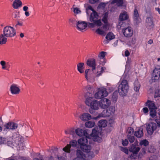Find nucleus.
Returning a JSON list of instances; mask_svg holds the SVG:
<instances>
[{"label":"nucleus","mask_w":160,"mask_h":160,"mask_svg":"<svg viewBox=\"0 0 160 160\" xmlns=\"http://www.w3.org/2000/svg\"><path fill=\"white\" fill-rule=\"evenodd\" d=\"M108 94L105 89L99 88L98 92L95 94V97L97 99H100L106 97Z\"/></svg>","instance_id":"obj_6"},{"label":"nucleus","mask_w":160,"mask_h":160,"mask_svg":"<svg viewBox=\"0 0 160 160\" xmlns=\"http://www.w3.org/2000/svg\"><path fill=\"white\" fill-rule=\"evenodd\" d=\"M0 64L2 66V69H6V63L4 61H2L0 62Z\"/></svg>","instance_id":"obj_49"},{"label":"nucleus","mask_w":160,"mask_h":160,"mask_svg":"<svg viewBox=\"0 0 160 160\" xmlns=\"http://www.w3.org/2000/svg\"><path fill=\"white\" fill-rule=\"evenodd\" d=\"M84 63L82 62H80L77 65L78 70L81 73L83 72V66Z\"/></svg>","instance_id":"obj_33"},{"label":"nucleus","mask_w":160,"mask_h":160,"mask_svg":"<svg viewBox=\"0 0 160 160\" xmlns=\"http://www.w3.org/2000/svg\"><path fill=\"white\" fill-rule=\"evenodd\" d=\"M106 112L107 113L106 115L109 116L110 115L114 113V110L112 107H110L108 109L106 110Z\"/></svg>","instance_id":"obj_35"},{"label":"nucleus","mask_w":160,"mask_h":160,"mask_svg":"<svg viewBox=\"0 0 160 160\" xmlns=\"http://www.w3.org/2000/svg\"><path fill=\"white\" fill-rule=\"evenodd\" d=\"M97 129V127L96 128H93L92 129V133L90 134H88V136H90V137L88 139H90L91 137L94 138L95 140L94 141H98V142H100L101 141V138L98 136L99 134V132L97 131V130L96 129Z\"/></svg>","instance_id":"obj_9"},{"label":"nucleus","mask_w":160,"mask_h":160,"mask_svg":"<svg viewBox=\"0 0 160 160\" xmlns=\"http://www.w3.org/2000/svg\"><path fill=\"white\" fill-rule=\"evenodd\" d=\"M87 26V24L85 22L79 21L76 24L77 28L79 30L81 31L85 29Z\"/></svg>","instance_id":"obj_17"},{"label":"nucleus","mask_w":160,"mask_h":160,"mask_svg":"<svg viewBox=\"0 0 160 160\" xmlns=\"http://www.w3.org/2000/svg\"><path fill=\"white\" fill-rule=\"evenodd\" d=\"M87 64L92 68V73H95L96 70V60L94 58L88 59L87 61Z\"/></svg>","instance_id":"obj_12"},{"label":"nucleus","mask_w":160,"mask_h":160,"mask_svg":"<svg viewBox=\"0 0 160 160\" xmlns=\"http://www.w3.org/2000/svg\"><path fill=\"white\" fill-rule=\"evenodd\" d=\"M7 144L8 146L12 147L13 146L17 147L18 146H22L23 144L21 142V139L19 137H17L15 140L14 141V142H13L12 141H8Z\"/></svg>","instance_id":"obj_10"},{"label":"nucleus","mask_w":160,"mask_h":160,"mask_svg":"<svg viewBox=\"0 0 160 160\" xmlns=\"http://www.w3.org/2000/svg\"><path fill=\"white\" fill-rule=\"evenodd\" d=\"M107 121L105 120H100L98 123V125L100 128H104L107 126Z\"/></svg>","instance_id":"obj_31"},{"label":"nucleus","mask_w":160,"mask_h":160,"mask_svg":"<svg viewBox=\"0 0 160 160\" xmlns=\"http://www.w3.org/2000/svg\"><path fill=\"white\" fill-rule=\"evenodd\" d=\"M99 0H89V2L91 4H94L98 2Z\"/></svg>","instance_id":"obj_59"},{"label":"nucleus","mask_w":160,"mask_h":160,"mask_svg":"<svg viewBox=\"0 0 160 160\" xmlns=\"http://www.w3.org/2000/svg\"><path fill=\"white\" fill-rule=\"evenodd\" d=\"M88 137H85L79 139L78 140V142L80 145V146L82 145H85L88 144Z\"/></svg>","instance_id":"obj_22"},{"label":"nucleus","mask_w":160,"mask_h":160,"mask_svg":"<svg viewBox=\"0 0 160 160\" xmlns=\"http://www.w3.org/2000/svg\"><path fill=\"white\" fill-rule=\"evenodd\" d=\"M154 96L155 98L160 97V90L157 89L155 90Z\"/></svg>","instance_id":"obj_45"},{"label":"nucleus","mask_w":160,"mask_h":160,"mask_svg":"<svg viewBox=\"0 0 160 160\" xmlns=\"http://www.w3.org/2000/svg\"><path fill=\"white\" fill-rule=\"evenodd\" d=\"M146 104H147L146 105L148 107L150 110L153 109H157L154 103L152 101L148 100L146 103Z\"/></svg>","instance_id":"obj_30"},{"label":"nucleus","mask_w":160,"mask_h":160,"mask_svg":"<svg viewBox=\"0 0 160 160\" xmlns=\"http://www.w3.org/2000/svg\"><path fill=\"white\" fill-rule=\"evenodd\" d=\"M3 32L8 37H12L16 35L15 29L10 26L5 27L3 28Z\"/></svg>","instance_id":"obj_5"},{"label":"nucleus","mask_w":160,"mask_h":160,"mask_svg":"<svg viewBox=\"0 0 160 160\" xmlns=\"http://www.w3.org/2000/svg\"><path fill=\"white\" fill-rule=\"evenodd\" d=\"M7 38L4 33L0 35V44H4L6 43L7 42Z\"/></svg>","instance_id":"obj_28"},{"label":"nucleus","mask_w":160,"mask_h":160,"mask_svg":"<svg viewBox=\"0 0 160 160\" xmlns=\"http://www.w3.org/2000/svg\"><path fill=\"white\" fill-rule=\"evenodd\" d=\"M88 9L92 11H93H93H94L92 7L90 6H88V8L86 9V12L88 14H89L88 13Z\"/></svg>","instance_id":"obj_55"},{"label":"nucleus","mask_w":160,"mask_h":160,"mask_svg":"<svg viewBox=\"0 0 160 160\" xmlns=\"http://www.w3.org/2000/svg\"><path fill=\"white\" fill-rule=\"evenodd\" d=\"M18 127L17 123L13 122H9L4 125V130L8 131L10 130H15Z\"/></svg>","instance_id":"obj_8"},{"label":"nucleus","mask_w":160,"mask_h":160,"mask_svg":"<svg viewBox=\"0 0 160 160\" xmlns=\"http://www.w3.org/2000/svg\"><path fill=\"white\" fill-rule=\"evenodd\" d=\"M90 70V69H88L85 70V77L86 79L87 80L89 78L91 77V75L92 74V73H91L90 72L88 75V72Z\"/></svg>","instance_id":"obj_38"},{"label":"nucleus","mask_w":160,"mask_h":160,"mask_svg":"<svg viewBox=\"0 0 160 160\" xmlns=\"http://www.w3.org/2000/svg\"><path fill=\"white\" fill-rule=\"evenodd\" d=\"M140 87V85L137 80L135 81L134 83V89L136 92H138Z\"/></svg>","instance_id":"obj_34"},{"label":"nucleus","mask_w":160,"mask_h":160,"mask_svg":"<svg viewBox=\"0 0 160 160\" xmlns=\"http://www.w3.org/2000/svg\"><path fill=\"white\" fill-rule=\"evenodd\" d=\"M10 90L12 94H16L19 93L20 90L17 85L15 84H12L10 88Z\"/></svg>","instance_id":"obj_19"},{"label":"nucleus","mask_w":160,"mask_h":160,"mask_svg":"<svg viewBox=\"0 0 160 160\" xmlns=\"http://www.w3.org/2000/svg\"><path fill=\"white\" fill-rule=\"evenodd\" d=\"M95 124L94 122L93 121H88L86 122L85 123V126L86 127L88 128H92L93 127Z\"/></svg>","instance_id":"obj_36"},{"label":"nucleus","mask_w":160,"mask_h":160,"mask_svg":"<svg viewBox=\"0 0 160 160\" xmlns=\"http://www.w3.org/2000/svg\"><path fill=\"white\" fill-rule=\"evenodd\" d=\"M115 38V36L113 33L112 32H110L108 33L106 37V40H104V42L105 44H107L109 42L108 40H111Z\"/></svg>","instance_id":"obj_24"},{"label":"nucleus","mask_w":160,"mask_h":160,"mask_svg":"<svg viewBox=\"0 0 160 160\" xmlns=\"http://www.w3.org/2000/svg\"><path fill=\"white\" fill-rule=\"evenodd\" d=\"M77 142L76 140H73L70 142L69 144L67 145L63 149L65 152L68 153H70V148L71 147H75L77 145Z\"/></svg>","instance_id":"obj_14"},{"label":"nucleus","mask_w":160,"mask_h":160,"mask_svg":"<svg viewBox=\"0 0 160 160\" xmlns=\"http://www.w3.org/2000/svg\"><path fill=\"white\" fill-rule=\"evenodd\" d=\"M159 117L160 118V116H159ZM155 121L157 122L158 126L159 127H160V119H156Z\"/></svg>","instance_id":"obj_61"},{"label":"nucleus","mask_w":160,"mask_h":160,"mask_svg":"<svg viewBox=\"0 0 160 160\" xmlns=\"http://www.w3.org/2000/svg\"><path fill=\"white\" fill-rule=\"evenodd\" d=\"M80 119L83 121H87L92 118L91 115L88 113H84L80 116Z\"/></svg>","instance_id":"obj_21"},{"label":"nucleus","mask_w":160,"mask_h":160,"mask_svg":"<svg viewBox=\"0 0 160 160\" xmlns=\"http://www.w3.org/2000/svg\"><path fill=\"white\" fill-rule=\"evenodd\" d=\"M155 9L156 11H158L159 14H160V8H156Z\"/></svg>","instance_id":"obj_64"},{"label":"nucleus","mask_w":160,"mask_h":160,"mask_svg":"<svg viewBox=\"0 0 160 160\" xmlns=\"http://www.w3.org/2000/svg\"><path fill=\"white\" fill-rule=\"evenodd\" d=\"M152 17L150 15L147 17L146 20V25L147 28L149 29L152 28L153 26Z\"/></svg>","instance_id":"obj_15"},{"label":"nucleus","mask_w":160,"mask_h":160,"mask_svg":"<svg viewBox=\"0 0 160 160\" xmlns=\"http://www.w3.org/2000/svg\"><path fill=\"white\" fill-rule=\"evenodd\" d=\"M128 140L126 139L124 140H122V144L124 146H126L128 143Z\"/></svg>","instance_id":"obj_50"},{"label":"nucleus","mask_w":160,"mask_h":160,"mask_svg":"<svg viewBox=\"0 0 160 160\" xmlns=\"http://www.w3.org/2000/svg\"><path fill=\"white\" fill-rule=\"evenodd\" d=\"M106 69L105 67H102L101 68L100 72L99 73L98 71H97L96 73L95 72V75L97 77H98L102 73L104 72L105 70Z\"/></svg>","instance_id":"obj_43"},{"label":"nucleus","mask_w":160,"mask_h":160,"mask_svg":"<svg viewBox=\"0 0 160 160\" xmlns=\"http://www.w3.org/2000/svg\"><path fill=\"white\" fill-rule=\"evenodd\" d=\"M128 18L127 12L125 11H122L120 14L119 17V19L121 21L127 20Z\"/></svg>","instance_id":"obj_23"},{"label":"nucleus","mask_w":160,"mask_h":160,"mask_svg":"<svg viewBox=\"0 0 160 160\" xmlns=\"http://www.w3.org/2000/svg\"><path fill=\"white\" fill-rule=\"evenodd\" d=\"M69 130V134L71 135H72L74 137V135H75V131L74 130V129L73 128H71Z\"/></svg>","instance_id":"obj_51"},{"label":"nucleus","mask_w":160,"mask_h":160,"mask_svg":"<svg viewBox=\"0 0 160 160\" xmlns=\"http://www.w3.org/2000/svg\"><path fill=\"white\" fill-rule=\"evenodd\" d=\"M69 21L70 23H71L72 25H73L76 22V20L74 18H71L69 19Z\"/></svg>","instance_id":"obj_53"},{"label":"nucleus","mask_w":160,"mask_h":160,"mask_svg":"<svg viewBox=\"0 0 160 160\" xmlns=\"http://www.w3.org/2000/svg\"><path fill=\"white\" fill-rule=\"evenodd\" d=\"M106 52L102 51L98 55V57L100 58H103L105 56Z\"/></svg>","instance_id":"obj_48"},{"label":"nucleus","mask_w":160,"mask_h":160,"mask_svg":"<svg viewBox=\"0 0 160 160\" xmlns=\"http://www.w3.org/2000/svg\"><path fill=\"white\" fill-rule=\"evenodd\" d=\"M57 158L58 160H65V158L61 156H58Z\"/></svg>","instance_id":"obj_60"},{"label":"nucleus","mask_w":160,"mask_h":160,"mask_svg":"<svg viewBox=\"0 0 160 160\" xmlns=\"http://www.w3.org/2000/svg\"><path fill=\"white\" fill-rule=\"evenodd\" d=\"M123 33L126 37H130L133 34V31L131 27H128L123 30Z\"/></svg>","instance_id":"obj_16"},{"label":"nucleus","mask_w":160,"mask_h":160,"mask_svg":"<svg viewBox=\"0 0 160 160\" xmlns=\"http://www.w3.org/2000/svg\"><path fill=\"white\" fill-rule=\"evenodd\" d=\"M80 148L83 152L86 153L89 152L91 149V146L88 144L85 145H82L80 146Z\"/></svg>","instance_id":"obj_27"},{"label":"nucleus","mask_w":160,"mask_h":160,"mask_svg":"<svg viewBox=\"0 0 160 160\" xmlns=\"http://www.w3.org/2000/svg\"><path fill=\"white\" fill-rule=\"evenodd\" d=\"M118 97V92L117 91H115L113 93L112 96V100L114 102H116Z\"/></svg>","instance_id":"obj_37"},{"label":"nucleus","mask_w":160,"mask_h":160,"mask_svg":"<svg viewBox=\"0 0 160 160\" xmlns=\"http://www.w3.org/2000/svg\"><path fill=\"white\" fill-rule=\"evenodd\" d=\"M140 148L135 145L132 144L130 149V151L134 153H137L139 151Z\"/></svg>","instance_id":"obj_29"},{"label":"nucleus","mask_w":160,"mask_h":160,"mask_svg":"<svg viewBox=\"0 0 160 160\" xmlns=\"http://www.w3.org/2000/svg\"><path fill=\"white\" fill-rule=\"evenodd\" d=\"M148 142L146 139L143 140L141 141L140 143V144L141 145H143L145 146L148 145Z\"/></svg>","instance_id":"obj_41"},{"label":"nucleus","mask_w":160,"mask_h":160,"mask_svg":"<svg viewBox=\"0 0 160 160\" xmlns=\"http://www.w3.org/2000/svg\"><path fill=\"white\" fill-rule=\"evenodd\" d=\"M158 158L156 155H153L149 158V160H158Z\"/></svg>","instance_id":"obj_52"},{"label":"nucleus","mask_w":160,"mask_h":160,"mask_svg":"<svg viewBox=\"0 0 160 160\" xmlns=\"http://www.w3.org/2000/svg\"><path fill=\"white\" fill-rule=\"evenodd\" d=\"M75 132L80 137L84 136L88 137V138L90 137V136H88V133L86 130H84L78 128L75 130Z\"/></svg>","instance_id":"obj_18"},{"label":"nucleus","mask_w":160,"mask_h":160,"mask_svg":"<svg viewBox=\"0 0 160 160\" xmlns=\"http://www.w3.org/2000/svg\"><path fill=\"white\" fill-rule=\"evenodd\" d=\"M156 109H150V116L152 118L154 117L156 115Z\"/></svg>","instance_id":"obj_39"},{"label":"nucleus","mask_w":160,"mask_h":160,"mask_svg":"<svg viewBox=\"0 0 160 160\" xmlns=\"http://www.w3.org/2000/svg\"><path fill=\"white\" fill-rule=\"evenodd\" d=\"M110 2L111 4L116 3L118 6H119L123 4V0H111Z\"/></svg>","instance_id":"obj_32"},{"label":"nucleus","mask_w":160,"mask_h":160,"mask_svg":"<svg viewBox=\"0 0 160 160\" xmlns=\"http://www.w3.org/2000/svg\"><path fill=\"white\" fill-rule=\"evenodd\" d=\"M7 142V140L6 138L0 137V144L5 143Z\"/></svg>","instance_id":"obj_47"},{"label":"nucleus","mask_w":160,"mask_h":160,"mask_svg":"<svg viewBox=\"0 0 160 160\" xmlns=\"http://www.w3.org/2000/svg\"><path fill=\"white\" fill-rule=\"evenodd\" d=\"M160 78V68L156 67L153 70L152 77L151 80L152 82H155Z\"/></svg>","instance_id":"obj_7"},{"label":"nucleus","mask_w":160,"mask_h":160,"mask_svg":"<svg viewBox=\"0 0 160 160\" xmlns=\"http://www.w3.org/2000/svg\"><path fill=\"white\" fill-rule=\"evenodd\" d=\"M98 17L99 16L96 12L93 11L92 13L90 15V21L91 22H93L94 23H89V25L92 26L94 24L98 26H101L102 23L100 19H98Z\"/></svg>","instance_id":"obj_4"},{"label":"nucleus","mask_w":160,"mask_h":160,"mask_svg":"<svg viewBox=\"0 0 160 160\" xmlns=\"http://www.w3.org/2000/svg\"><path fill=\"white\" fill-rule=\"evenodd\" d=\"M110 101L107 98L101 99L99 102V106L102 108L105 109L108 108L110 105Z\"/></svg>","instance_id":"obj_13"},{"label":"nucleus","mask_w":160,"mask_h":160,"mask_svg":"<svg viewBox=\"0 0 160 160\" xmlns=\"http://www.w3.org/2000/svg\"><path fill=\"white\" fill-rule=\"evenodd\" d=\"M73 11L75 14H80L81 12L80 9L78 8H73Z\"/></svg>","instance_id":"obj_46"},{"label":"nucleus","mask_w":160,"mask_h":160,"mask_svg":"<svg viewBox=\"0 0 160 160\" xmlns=\"http://www.w3.org/2000/svg\"><path fill=\"white\" fill-rule=\"evenodd\" d=\"M128 138L131 143L133 142L135 140L134 136H131L130 135H128Z\"/></svg>","instance_id":"obj_42"},{"label":"nucleus","mask_w":160,"mask_h":160,"mask_svg":"<svg viewBox=\"0 0 160 160\" xmlns=\"http://www.w3.org/2000/svg\"><path fill=\"white\" fill-rule=\"evenodd\" d=\"M87 95L89 97L86 99L85 101L86 104L90 106L91 109L95 110H98L99 106V103H98L97 100L93 99L89 92H87Z\"/></svg>","instance_id":"obj_2"},{"label":"nucleus","mask_w":160,"mask_h":160,"mask_svg":"<svg viewBox=\"0 0 160 160\" xmlns=\"http://www.w3.org/2000/svg\"><path fill=\"white\" fill-rule=\"evenodd\" d=\"M143 112L146 114H148V110L147 108L145 107L142 109Z\"/></svg>","instance_id":"obj_54"},{"label":"nucleus","mask_w":160,"mask_h":160,"mask_svg":"<svg viewBox=\"0 0 160 160\" xmlns=\"http://www.w3.org/2000/svg\"><path fill=\"white\" fill-rule=\"evenodd\" d=\"M136 153H133V154H132L130 156V158L131 159H136Z\"/></svg>","instance_id":"obj_57"},{"label":"nucleus","mask_w":160,"mask_h":160,"mask_svg":"<svg viewBox=\"0 0 160 160\" xmlns=\"http://www.w3.org/2000/svg\"><path fill=\"white\" fill-rule=\"evenodd\" d=\"M135 135L138 138H140L143 135V129L142 128L140 127L137 129L135 131Z\"/></svg>","instance_id":"obj_25"},{"label":"nucleus","mask_w":160,"mask_h":160,"mask_svg":"<svg viewBox=\"0 0 160 160\" xmlns=\"http://www.w3.org/2000/svg\"><path fill=\"white\" fill-rule=\"evenodd\" d=\"M134 132L133 129L131 127L128 128L127 130V133L128 135H131L133 134Z\"/></svg>","instance_id":"obj_44"},{"label":"nucleus","mask_w":160,"mask_h":160,"mask_svg":"<svg viewBox=\"0 0 160 160\" xmlns=\"http://www.w3.org/2000/svg\"><path fill=\"white\" fill-rule=\"evenodd\" d=\"M88 153V156L90 157H92L94 156V153L92 152L90 150L89 152H87Z\"/></svg>","instance_id":"obj_58"},{"label":"nucleus","mask_w":160,"mask_h":160,"mask_svg":"<svg viewBox=\"0 0 160 160\" xmlns=\"http://www.w3.org/2000/svg\"><path fill=\"white\" fill-rule=\"evenodd\" d=\"M157 127V125L155 123H149L147 127V130L148 134L150 135H152L154 131L156 129Z\"/></svg>","instance_id":"obj_11"},{"label":"nucleus","mask_w":160,"mask_h":160,"mask_svg":"<svg viewBox=\"0 0 160 160\" xmlns=\"http://www.w3.org/2000/svg\"><path fill=\"white\" fill-rule=\"evenodd\" d=\"M22 5V3L20 0H15L13 2L12 6L13 8L17 9Z\"/></svg>","instance_id":"obj_26"},{"label":"nucleus","mask_w":160,"mask_h":160,"mask_svg":"<svg viewBox=\"0 0 160 160\" xmlns=\"http://www.w3.org/2000/svg\"><path fill=\"white\" fill-rule=\"evenodd\" d=\"M133 18L135 23L138 24L139 21V19L140 18L138 13V11L136 7L135 8L133 15Z\"/></svg>","instance_id":"obj_20"},{"label":"nucleus","mask_w":160,"mask_h":160,"mask_svg":"<svg viewBox=\"0 0 160 160\" xmlns=\"http://www.w3.org/2000/svg\"><path fill=\"white\" fill-rule=\"evenodd\" d=\"M130 55V53L128 50H127L125 52V56H128Z\"/></svg>","instance_id":"obj_62"},{"label":"nucleus","mask_w":160,"mask_h":160,"mask_svg":"<svg viewBox=\"0 0 160 160\" xmlns=\"http://www.w3.org/2000/svg\"><path fill=\"white\" fill-rule=\"evenodd\" d=\"M28 9V8L27 6H24L23 8V11L26 12L27 11Z\"/></svg>","instance_id":"obj_63"},{"label":"nucleus","mask_w":160,"mask_h":160,"mask_svg":"<svg viewBox=\"0 0 160 160\" xmlns=\"http://www.w3.org/2000/svg\"><path fill=\"white\" fill-rule=\"evenodd\" d=\"M129 86L127 80H122L118 87V92L120 95L123 96L126 95L128 90Z\"/></svg>","instance_id":"obj_3"},{"label":"nucleus","mask_w":160,"mask_h":160,"mask_svg":"<svg viewBox=\"0 0 160 160\" xmlns=\"http://www.w3.org/2000/svg\"><path fill=\"white\" fill-rule=\"evenodd\" d=\"M108 12H105L102 15L101 20L105 24L102 27L96 30V32L97 33L101 35H104L106 34V32L108 29Z\"/></svg>","instance_id":"obj_1"},{"label":"nucleus","mask_w":160,"mask_h":160,"mask_svg":"<svg viewBox=\"0 0 160 160\" xmlns=\"http://www.w3.org/2000/svg\"><path fill=\"white\" fill-rule=\"evenodd\" d=\"M77 157H84V155L82 152L80 150H77L76 152Z\"/></svg>","instance_id":"obj_40"},{"label":"nucleus","mask_w":160,"mask_h":160,"mask_svg":"<svg viewBox=\"0 0 160 160\" xmlns=\"http://www.w3.org/2000/svg\"><path fill=\"white\" fill-rule=\"evenodd\" d=\"M73 160H87L84 157H77Z\"/></svg>","instance_id":"obj_56"}]
</instances>
